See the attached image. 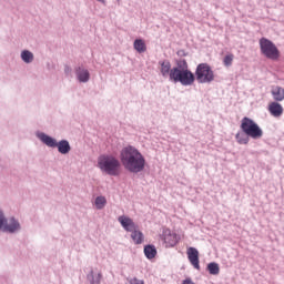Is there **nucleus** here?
I'll return each instance as SVG.
<instances>
[{
	"label": "nucleus",
	"mask_w": 284,
	"mask_h": 284,
	"mask_svg": "<svg viewBox=\"0 0 284 284\" xmlns=\"http://www.w3.org/2000/svg\"><path fill=\"white\" fill-rule=\"evenodd\" d=\"M120 159L123 168L128 170V172L139 174V172L145 170V158L139 152V149L134 146L129 145L122 149Z\"/></svg>",
	"instance_id": "1"
},
{
	"label": "nucleus",
	"mask_w": 284,
	"mask_h": 284,
	"mask_svg": "<svg viewBox=\"0 0 284 284\" xmlns=\"http://www.w3.org/2000/svg\"><path fill=\"white\" fill-rule=\"evenodd\" d=\"M194 73L190 71L187 61L180 60L178 67H174L170 71V81L173 83H181V85H192L195 81Z\"/></svg>",
	"instance_id": "2"
},
{
	"label": "nucleus",
	"mask_w": 284,
	"mask_h": 284,
	"mask_svg": "<svg viewBox=\"0 0 284 284\" xmlns=\"http://www.w3.org/2000/svg\"><path fill=\"white\" fill-rule=\"evenodd\" d=\"M98 168L109 176L121 175V162L114 155H101L98 159Z\"/></svg>",
	"instance_id": "3"
},
{
	"label": "nucleus",
	"mask_w": 284,
	"mask_h": 284,
	"mask_svg": "<svg viewBox=\"0 0 284 284\" xmlns=\"http://www.w3.org/2000/svg\"><path fill=\"white\" fill-rule=\"evenodd\" d=\"M240 128L244 134H247V136H251L255 141L263 139V129H261L258 123L247 116L242 119Z\"/></svg>",
	"instance_id": "4"
},
{
	"label": "nucleus",
	"mask_w": 284,
	"mask_h": 284,
	"mask_svg": "<svg viewBox=\"0 0 284 284\" xmlns=\"http://www.w3.org/2000/svg\"><path fill=\"white\" fill-rule=\"evenodd\" d=\"M261 52L266 59H271V61H278L281 59V51L276 48V44L267 38H262L260 40Z\"/></svg>",
	"instance_id": "5"
},
{
	"label": "nucleus",
	"mask_w": 284,
	"mask_h": 284,
	"mask_svg": "<svg viewBox=\"0 0 284 284\" xmlns=\"http://www.w3.org/2000/svg\"><path fill=\"white\" fill-rule=\"evenodd\" d=\"M197 83H212L214 81V71L207 63H200L195 70Z\"/></svg>",
	"instance_id": "6"
},
{
	"label": "nucleus",
	"mask_w": 284,
	"mask_h": 284,
	"mask_svg": "<svg viewBox=\"0 0 284 284\" xmlns=\"http://www.w3.org/2000/svg\"><path fill=\"white\" fill-rule=\"evenodd\" d=\"M20 227L21 225L14 219H10L9 222L6 221L3 212L0 211V230H3L4 232L14 233L18 230H20Z\"/></svg>",
	"instance_id": "7"
},
{
	"label": "nucleus",
	"mask_w": 284,
	"mask_h": 284,
	"mask_svg": "<svg viewBox=\"0 0 284 284\" xmlns=\"http://www.w3.org/2000/svg\"><path fill=\"white\" fill-rule=\"evenodd\" d=\"M162 239L166 247H174L179 243V235L172 232L170 229H164L162 233Z\"/></svg>",
	"instance_id": "8"
},
{
	"label": "nucleus",
	"mask_w": 284,
	"mask_h": 284,
	"mask_svg": "<svg viewBox=\"0 0 284 284\" xmlns=\"http://www.w3.org/2000/svg\"><path fill=\"white\" fill-rule=\"evenodd\" d=\"M186 255H187V258H189L191 265H193V267L195 270H201V264H200V261H199V250H196L195 247L190 246L186 250Z\"/></svg>",
	"instance_id": "9"
},
{
	"label": "nucleus",
	"mask_w": 284,
	"mask_h": 284,
	"mask_svg": "<svg viewBox=\"0 0 284 284\" xmlns=\"http://www.w3.org/2000/svg\"><path fill=\"white\" fill-rule=\"evenodd\" d=\"M118 221L126 232H134V230H139L136 223L125 215L120 216Z\"/></svg>",
	"instance_id": "10"
},
{
	"label": "nucleus",
	"mask_w": 284,
	"mask_h": 284,
	"mask_svg": "<svg viewBox=\"0 0 284 284\" xmlns=\"http://www.w3.org/2000/svg\"><path fill=\"white\" fill-rule=\"evenodd\" d=\"M268 112L272 116H275V119H278L280 116H283V105H281L280 102H271L268 104Z\"/></svg>",
	"instance_id": "11"
},
{
	"label": "nucleus",
	"mask_w": 284,
	"mask_h": 284,
	"mask_svg": "<svg viewBox=\"0 0 284 284\" xmlns=\"http://www.w3.org/2000/svg\"><path fill=\"white\" fill-rule=\"evenodd\" d=\"M271 94L275 102L284 101V89L280 85H273L271 89Z\"/></svg>",
	"instance_id": "12"
},
{
	"label": "nucleus",
	"mask_w": 284,
	"mask_h": 284,
	"mask_svg": "<svg viewBox=\"0 0 284 284\" xmlns=\"http://www.w3.org/2000/svg\"><path fill=\"white\" fill-rule=\"evenodd\" d=\"M160 71L162 77H169L170 78V72H172V64L170 61L164 60L160 62Z\"/></svg>",
	"instance_id": "13"
},
{
	"label": "nucleus",
	"mask_w": 284,
	"mask_h": 284,
	"mask_svg": "<svg viewBox=\"0 0 284 284\" xmlns=\"http://www.w3.org/2000/svg\"><path fill=\"white\" fill-rule=\"evenodd\" d=\"M250 139L251 136L247 135L245 132L243 131H239L235 134V141L240 144V145H247V143H250Z\"/></svg>",
	"instance_id": "14"
},
{
	"label": "nucleus",
	"mask_w": 284,
	"mask_h": 284,
	"mask_svg": "<svg viewBox=\"0 0 284 284\" xmlns=\"http://www.w3.org/2000/svg\"><path fill=\"white\" fill-rule=\"evenodd\" d=\"M55 148H58V152H60V154H68L71 150L70 142H68V140H61L57 143Z\"/></svg>",
	"instance_id": "15"
},
{
	"label": "nucleus",
	"mask_w": 284,
	"mask_h": 284,
	"mask_svg": "<svg viewBox=\"0 0 284 284\" xmlns=\"http://www.w3.org/2000/svg\"><path fill=\"white\" fill-rule=\"evenodd\" d=\"M77 75L81 83H88V81H90V72L85 69L79 68L77 70Z\"/></svg>",
	"instance_id": "16"
},
{
	"label": "nucleus",
	"mask_w": 284,
	"mask_h": 284,
	"mask_svg": "<svg viewBox=\"0 0 284 284\" xmlns=\"http://www.w3.org/2000/svg\"><path fill=\"white\" fill-rule=\"evenodd\" d=\"M131 239L135 245H141L143 243V232L139 231V229H135L131 231Z\"/></svg>",
	"instance_id": "17"
},
{
	"label": "nucleus",
	"mask_w": 284,
	"mask_h": 284,
	"mask_svg": "<svg viewBox=\"0 0 284 284\" xmlns=\"http://www.w3.org/2000/svg\"><path fill=\"white\" fill-rule=\"evenodd\" d=\"M156 246L149 244L146 246H144V255L146 256V258H149L150 261H152V258L156 257Z\"/></svg>",
	"instance_id": "18"
},
{
	"label": "nucleus",
	"mask_w": 284,
	"mask_h": 284,
	"mask_svg": "<svg viewBox=\"0 0 284 284\" xmlns=\"http://www.w3.org/2000/svg\"><path fill=\"white\" fill-rule=\"evenodd\" d=\"M134 50L139 52L140 54L145 52L148 50V47L145 45V41L143 39H136L133 42Z\"/></svg>",
	"instance_id": "19"
},
{
	"label": "nucleus",
	"mask_w": 284,
	"mask_h": 284,
	"mask_svg": "<svg viewBox=\"0 0 284 284\" xmlns=\"http://www.w3.org/2000/svg\"><path fill=\"white\" fill-rule=\"evenodd\" d=\"M40 141H42V143H44L49 148H57V140L49 135H45L44 133L40 134Z\"/></svg>",
	"instance_id": "20"
},
{
	"label": "nucleus",
	"mask_w": 284,
	"mask_h": 284,
	"mask_svg": "<svg viewBox=\"0 0 284 284\" xmlns=\"http://www.w3.org/2000/svg\"><path fill=\"white\" fill-rule=\"evenodd\" d=\"M21 59L24 63H32L34 61V54L28 50L22 51Z\"/></svg>",
	"instance_id": "21"
},
{
	"label": "nucleus",
	"mask_w": 284,
	"mask_h": 284,
	"mask_svg": "<svg viewBox=\"0 0 284 284\" xmlns=\"http://www.w3.org/2000/svg\"><path fill=\"white\" fill-rule=\"evenodd\" d=\"M207 270H209V272H210V274H212L213 276H216V275H219L220 274V272H221V267H219V264L217 263H210L209 265H207Z\"/></svg>",
	"instance_id": "22"
},
{
	"label": "nucleus",
	"mask_w": 284,
	"mask_h": 284,
	"mask_svg": "<svg viewBox=\"0 0 284 284\" xmlns=\"http://www.w3.org/2000/svg\"><path fill=\"white\" fill-rule=\"evenodd\" d=\"M106 204H108V200H105V196H98L95 199V207H97V210H103Z\"/></svg>",
	"instance_id": "23"
},
{
	"label": "nucleus",
	"mask_w": 284,
	"mask_h": 284,
	"mask_svg": "<svg viewBox=\"0 0 284 284\" xmlns=\"http://www.w3.org/2000/svg\"><path fill=\"white\" fill-rule=\"evenodd\" d=\"M91 284H101L102 275L99 273L94 276V272H91V275L89 276Z\"/></svg>",
	"instance_id": "24"
},
{
	"label": "nucleus",
	"mask_w": 284,
	"mask_h": 284,
	"mask_svg": "<svg viewBox=\"0 0 284 284\" xmlns=\"http://www.w3.org/2000/svg\"><path fill=\"white\" fill-rule=\"evenodd\" d=\"M233 61H234V54L230 53L224 57L223 64L225 65V68H230V65H232Z\"/></svg>",
	"instance_id": "25"
},
{
	"label": "nucleus",
	"mask_w": 284,
	"mask_h": 284,
	"mask_svg": "<svg viewBox=\"0 0 284 284\" xmlns=\"http://www.w3.org/2000/svg\"><path fill=\"white\" fill-rule=\"evenodd\" d=\"M130 284H145V282L143 280H139L136 277H133L131 281H130Z\"/></svg>",
	"instance_id": "26"
},
{
	"label": "nucleus",
	"mask_w": 284,
	"mask_h": 284,
	"mask_svg": "<svg viewBox=\"0 0 284 284\" xmlns=\"http://www.w3.org/2000/svg\"><path fill=\"white\" fill-rule=\"evenodd\" d=\"M182 284H195V283L192 281V278L187 277V278H185V280L182 282Z\"/></svg>",
	"instance_id": "27"
},
{
	"label": "nucleus",
	"mask_w": 284,
	"mask_h": 284,
	"mask_svg": "<svg viewBox=\"0 0 284 284\" xmlns=\"http://www.w3.org/2000/svg\"><path fill=\"white\" fill-rule=\"evenodd\" d=\"M64 72L65 74H70V72H72V69L70 67H65Z\"/></svg>",
	"instance_id": "28"
},
{
	"label": "nucleus",
	"mask_w": 284,
	"mask_h": 284,
	"mask_svg": "<svg viewBox=\"0 0 284 284\" xmlns=\"http://www.w3.org/2000/svg\"><path fill=\"white\" fill-rule=\"evenodd\" d=\"M100 3H105V0H98Z\"/></svg>",
	"instance_id": "29"
}]
</instances>
